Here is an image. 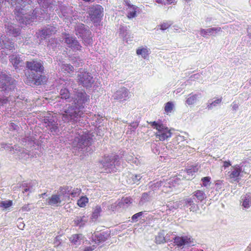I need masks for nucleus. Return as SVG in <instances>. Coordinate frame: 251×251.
<instances>
[{"label":"nucleus","instance_id":"1","mask_svg":"<svg viewBox=\"0 0 251 251\" xmlns=\"http://www.w3.org/2000/svg\"><path fill=\"white\" fill-rule=\"evenodd\" d=\"M119 156L114 154L111 155H104L103 159L100 161V163L104 169L101 171V173H111L114 171L116 165L119 161Z\"/></svg>","mask_w":251,"mask_h":251},{"label":"nucleus","instance_id":"2","mask_svg":"<svg viewBox=\"0 0 251 251\" xmlns=\"http://www.w3.org/2000/svg\"><path fill=\"white\" fill-rule=\"evenodd\" d=\"M79 85L86 88H91L94 82L93 77L91 74L82 68L79 69L76 78Z\"/></svg>","mask_w":251,"mask_h":251},{"label":"nucleus","instance_id":"3","mask_svg":"<svg viewBox=\"0 0 251 251\" xmlns=\"http://www.w3.org/2000/svg\"><path fill=\"white\" fill-rule=\"evenodd\" d=\"M82 114L83 112L79 110V107L77 108L76 105L75 106H69L64 109L62 119L64 122L75 121Z\"/></svg>","mask_w":251,"mask_h":251},{"label":"nucleus","instance_id":"4","mask_svg":"<svg viewBox=\"0 0 251 251\" xmlns=\"http://www.w3.org/2000/svg\"><path fill=\"white\" fill-rule=\"evenodd\" d=\"M26 79L25 83L30 86H39L44 84L47 82L46 76L44 75H37L33 72L25 73Z\"/></svg>","mask_w":251,"mask_h":251},{"label":"nucleus","instance_id":"5","mask_svg":"<svg viewBox=\"0 0 251 251\" xmlns=\"http://www.w3.org/2000/svg\"><path fill=\"white\" fill-rule=\"evenodd\" d=\"M88 13L94 23H99L103 16V8L99 4L93 5L89 8Z\"/></svg>","mask_w":251,"mask_h":251},{"label":"nucleus","instance_id":"6","mask_svg":"<svg viewBox=\"0 0 251 251\" xmlns=\"http://www.w3.org/2000/svg\"><path fill=\"white\" fill-rule=\"evenodd\" d=\"M59 190L60 192V195L53 194L48 199L47 201L49 205L56 207L60 206L62 202L61 199V196L68 194L70 192L68 186L61 187L59 188Z\"/></svg>","mask_w":251,"mask_h":251},{"label":"nucleus","instance_id":"7","mask_svg":"<svg viewBox=\"0 0 251 251\" xmlns=\"http://www.w3.org/2000/svg\"><path fill=\"white\" fill-rule=\"evenodd\" d=\"M75 141L78 142V148L83 149L84 147L91 145L92 136L89 132H83L82 134L76 137Z\"/></svg>","mask_w":251,"mask_h":251},{"label":"nucleus","instance_id":"8","mask_svg":"<svg viewBox=\"0 0 251 251\" xmlns=\"http://www.w3.org/2000/svg\"><path fill=\"white\" fill-rule=\"evenodd\" d=\"M242 171V168L239 165L232 166L230 171L227 173V179L231 182H238L240 179Z\"/></svg>","mask_w":251,"mask_h":251},{"label":"nucleus","instance_id":"9","mask_svg":"<svg viewBox=\"0 0 251 251\" xmlns=\"http://www.w3.org/2000/svg\"><path fill=\"white\" fill-rule=\"evenodd\" d=\"M73 102L76 106L79 107H83V104L88 102L90 100V96L83 91L81 92H76L73 98Z\"/></svg>","mask_w":251,"mask_h":251},{"label":"nucleus","instance_id":"10","mask_svg":"<svg viewBox=\"0 0 251 251\" xmlns=\"http://www.w3.org/2000/svg\"><path fill=\"white\" fill-rule=\"evenodd\" d=\"M65 36V43L68 46L74 50H80L82 47L76 40V38L70 36L69 33H63Z\"/></svg>","mask_w":251,"mask_h":251},{"label":"nucleus","instance_id":"11","mask_svg":"<svg viewBox=\"0 0 251 251\" xmlns=\"http://www.w3.org/2000/svg\"><path fill=\"white\" fill-rule=\"evenodd\" d=\"M157 131L155 133V137L161 141L167 140L171 137L172 133L170 129L163 124L159 126Z\"/></svg>","mask_w":251,"mask_h":251},{"label":"nucleus","instance_id":"12","mask_svg":"<svg viewBox=\"0 0 251 251\" xmlns=\"http://www.w3.org/2000/svg\"><path fill=\"white\" fill-rule=\"evenodd\" d=\"M174 243L178 247L190 246L194 243V239L190 236H176L174 238Z\"/></svg>","mask_w":251,"mask_h":251},{"label":"nucleus","instance_id":"13","mask_svg":"<svg viewBox=\"0 0 251 251\" xmlns=\"http://www.w3.org/2000/svg\"><path fill=\"white\" fill-rule=\"evenodd\" d=\"M56 32L57 29L55 27L48 25L42 30H39L37 37L42 40L45 39L47 38L50 37L52 35L55 34Z\"/></svg>","mask_w":251,"mask_h":251},{"label":"nucleus","instance_id":"14","mask_svg":"<svg viewBox=\"0 0 251 251\" xmlns=\"http://www.w3.org/2000/svg\"><path fill=\"white\" fill-rule=\"evenodd\" d=\"M129 92L127 88L123 87L117 90L113 96L115 100L120 102L125 101L129 97Z\"/></svg>","mask_w":251,"mask_h":251},{"label":"nucleus","instance_id":"15","mask_svg":"<svg viewBox=\"0 0 251 251\" xmlns=\"http://www.w3.org/2000/svg\"><path fill=\"white\" fill-rule=\"evenodd\" d=\"M26 67L31 71H34L36 72L43 73L44 67L41 61H37L33 60L31 61H27L26 62Z\"/></svg>","mask_w":251,"mask_h":251},{"label":"nucleus","instance_id":"16","mask_svg":"<svg viewBox=\"0 0 251 251\" xmlns=\"http://www.w3.org/2000/svg\"><path fill=\"white\" fill-rule=\"evenodd\" d=\"M23 10L22 9V11L19 12L17 9H15V14L16 15V18L17 20L21 21V23H25L26 25L29 24L30 22L33 21L32 19H34V17L32 16L31 18H28L27 16H25Z\"/></svg>","mask_w":251,"mask_h":251},{"label":"nucleus","instance_id":"17","mask_svg":"<svg viewBox=\"0 0 251 251\" xmlns=\"http://www.w3.org/2000/svg\"><path fill=\"white\" fill-rule=\"evenodd\" d=\"M126 5L128 7V11L126 15L128 19H132L136 16L137 7L130 4L128 1L126 2Z\"/></svg>","mask_w":251,"mask_h":251},{"label":"nucleus","instance_id":"18","mask_svg":"<svg viewBox=\"0 0 251 251\" xmlns=\"http://www.w3.org/2000/svg\"><path fill=\"white\" fill-rule=\"evenodd\" d=\"M194 199H196V201L198 202H202L206 198V195L204 191L201 190H197L193 193Z\"/></svg>","mask_w":251,"mask_h":251},{"label":"nucleus","instance_id":"19","mask_svg":"<svg viewBox=\"0 0 251 251\" xmlns=\"http://www.w3.org/2000/svg\"><path fill=\"white\" fill-rule=\"evenodd\" d=\"M60 69L61 71L65 75H72L74 72V67L68 64H62Z\"/></svg>","mask_w":251,"mask_h":251},{"label":"nucleus","instance_id":"20","mask_svg":"<svg viewBox=\"0 0 251 251\" xmlns=\"http://www.w3.org/2000/svg\"><path fill=\"white\" fill-rule=\"evenodd\" d=\"M88 221L87 217L85 215L82 216H77L74 220V224L75 226L83 227Z\"/></svg>","mask_w":251,"mask_h":251},{"label":"nucleus","instance_id":"21","mask_svg":"<svg viewBox=\"0 0 251 251\" xmlns=\"http://www.w3.org/2000/svg\"><path fill=\"white\" fill-rule=\"evenodd\" d=\"M13 24H8L7 32L14 37H17L20 34L21 29L20 28H15Z\"/></svg>","mask_w":251,"mask_h":251},{"label":"nucleus","instance_id":"22","mask_svg":"<svg viewBox=\"0 0 251 251\" xmlns=\"http://www.w3.org/2000/svg\"><path fill=\"white\" fill-rule=\"evenodd\" d=\"M9 57L10 62L13 64L15 69H18L19 67L20 66V64L22 62L20 56L16 54H13Z\"/></svg>","mask_w":251,"mask_h":251},{"label":"nucleus","instance_id":"23","mask_svg":"<svg viewBox=\"0 0 251 251\" xmlns=\"http://www.w3.org/2000/svg\"><path fill=\"white\" fill-rule=\"evenodd\" d=\"M93 236V241L96 243L98 244L103 242L107 239L106 237L105 236L103 233H95Z\"/></svg>","mask_w":251,"mask_h":251},{"label":"nucleus","instance_id":"24","mask_svg":"<svg viewBox=\"0 0 251 251\" xmlns=\"http://www.w3.org/2000/svg\"><path fill=\"white\" fill-rule=\"evenodd\" d=\"M136 53L138 55H141L144 59L147 58L149 54L150 50L147 48L141 47L136 50Z\"/></svg>","mask_w":251,"mask_h":251},{"label":"nucleus","instance_id":"25","mask_svg":"<svg viewBox=\"0 0 251 251\" xmlns=\"http://www.w3.org/2000/svg\"><path fill=\"white\" fill-rule=\"evenodd\" d=\"M155 243L158 244H163L166 242V238L164 231L159 232L155 237Z\"/></svg>","mask_w":251,"mask_h":251},{"label":"nucleus","instance_id":"26","mask_svg":"<svg viewBox=\"0 0 251 251\" xmlns=\"http://www.w3.org/2000/svg\"><path fill=\"white\" fill-rule=\"evenodd\" d=\"M101 212V208L100 206L97 205L95 206L93 209V211L92 212L91 219L92 220H96L98 218V217L100 216V213Z\"/></svg>","mask_w":251,"mask_h":251},{"label":"nucleus","instance_id":"27","mask_svg":"<svg viewBox=\"0 0 251 251\" xmlns=\"http://www.w3.org/2000/svg\"><path fill=\"white\" fill-rule=\"evenodd\" d=\"M44 123L46 124V127H49L56 122V119H54L52 116L45 117L43 120Z\"/></svg>","mask_w":251,"mask_h":251},{"label":"nucleus","instance_id":"28","mask_svg":"<svg viewBox=\"0 0 251 251\" xmlns=\"http://www.w3.org/2000/svg\"><path fill=\"white\" fill-rule=\"evenodd\" d=\"M198 95L197 94H190L186 100V103L190 105L196 102L197 100Z\"/></svg>","mask_w":251,"mask_h":251},{"label":"nucleus","instance_id":"29","mask_svg":"<svg viewBox=\"0 0 251 251\" xmlns=\"http://www.w3.org/2000/svg\"><path fill=\"white\" fill-rule=\"evenodd\" d=\"M13 204V201L11 200L3 201H0V208L2 210H6L11 207Z\"/></svg>","mask_w":251,"mask_h":251},{"label":"nucleus","instance_id":"30","mask_svg":"<svg viewBox=\"0 0 251 251\" xmlns=\"http://www.w3.org/2000/svg\"><path fill=\"white\" fill-rule=\"evenodd\" d=\"M88 201V198L86 196H82L78 200L77 204L80 207H85Z\"/></svg>","mask_w":251,"mask_h":251},{"label":"nucleus","instance_id":"31","mask_svg":"<svg viewBox=\"0 0 251 251\" xmlns=\"http://www.w3.org/2000/svg\"><path fill=\"white\" fill-rule=\"evenodd\" d=\"M174 108V104L173 102L169 101L165 104L164 110L165 112L169 114L171 113Z\"/></svg>","mask_w":251,"mask_h":251},{"label":"nucleus","instance_id":"32","mask_svg":"<svg viewBox=\"0 0 251 251\" xmlns=\"http://www.w3.org/2000/svg\"><path fill=\"white\" fill-rule=\"evenodd\" d=\"M9 77L0 73V86L1 87L5 86L8 81Z\"/></svg>","mask_w":251,"mask_h":251},{"label":"nucleus","instance_id":"33","mask_svg":"<svg viewBox=\"0 0 251 251\" xmlns=\"http://www.w3.org/2000/svg\"><path fill=\"white\" fill-rule=\"evenodd\" d=\"M60 95L62 99L65 100L69 99L70 97V93L68 89L66 88H62L60 90Z\"/></svg>","mask_w":251,"mask_h":251},{"label":"nucleus","instance_id":"34","mask_svg":"<svg viewBox=\"0 0 251 251\" xmlns=\"http://www.w3.org/2000/svg\"><path fill=\"white\" fill-rule=\"evenodd\" d=\"M49 127L50 131L52 133L53 135L56 134L59 132V130L58 126L57 119H56V122Z\"/></svg>","mask_w":251,"mask_h":251},{"label":"nucleus","instance_id":"35","mask_svg":"<svg viewBox=\"0 0 251 251\" xmlns=\"http://www.w3.org/2000/svg\"><path fill=\"white\" fill-rule=\"evenodd\" d=\"M81 234H73L70 238V240L74 244H76L77 241L79 240Z\"/></svg>","mask_w":251,"mask_h":251},{"label":"nucleus","instance_id":"36","mask_svg":"<svg viewBox=\"0 0 251 251\" xmlns=\"http://www.w3.org/2000/svg\"><path fill=\"white\" fill-rule=\"evenodd\" d=\"M211 180V177L209 176L203 177L201 179V181L202 182V186L204 187H207L210 185Z\"/></svg>","mask_w":251,"mask_h":251},{"label":"nucleus","instance_id":"37","mask_svg":"<svg viewBox=\"0 0 251 251\" xmlns=\"http://www.w3.org/2000/svg\"><path fill=\"white\" fill-rule=\"evenodd\" d=\"M81 193V189L80 188H75L73 191L70 193L71 196L73 198L78 197Z\"/></svg>","mask_w":251,"mask_h":251},{"label":"nucleus","instance_id":"38","mask_svg":"<svg viewBox=\"0 0 251 251\" xmlns=\"http://www.w3.org/2000/svg\"><path fill=\"white\" fill-rule=\"evenodd\" d=\"M251 202V199L249 196L246 197L243 200L242 205L245 208H248L250 206V203Z\"/></svg>","mask_w":251,"mask_h":251},{"label":"nucleus","instance_id":"39","mask_svg":"<svg viewBox=\"0 0 251 251\" xmlns=\"http://www.w3.org/2000/svg\"><path fill=\"white\" fill-rule=\"evenodd\" d=\"M149 124L154 128H155L157 130L159 128V126H161V125H162L163 124L161 122H156L155 121L150 122Z\"/></svg>","mask_w":251,"mask_h":251},{"label":"nucleus","instance_id":"40","mask_svg":"<svg viewBox=\"0 0 251 251\" xmlns=\"http://www.w3.org/2000/svg\"><path fill=\"white\" fill-rule=\"evenodd\" d=\"M222 98L220 99H218L216 100L213 102H212V103H211L208 105V106H207L208 108L209 109L212 108L213 106H215L217 104L220 103L222 101Z\"/></svg>","mask_w":251,"mask_h":251},{"label":"nucleus","instance_id":"41","mask_svg":"<svg viewBox=\"0 0 251 251\" xmlns=\"http://www.w3.org/2000/svg\"><path fill=\"white\" fill-rule=\"evenodd\" d=\"M171 25V24H169V23H163L161 24L159 26L160 29L162 30H165L168 28H169Z\"/></svg>","mask_w":251,"mask_h":251},{"label":"nucleus","instance_id":"42","mask_svg":"<svg viewBox=\"0 0 251 251\" xmlns=\"http://www.w3.org/2000/svg\"><path fill=\"white\" fill-rule=\"evenodd\" d=\"M160 183L159 182H157L156 183L151 184L150 186V188L151 189L152 191H154V190H156L157 189H158L159 188V187H160Z\"/></svg>","mask_w":251,"mask_h":251},{"label":"nucleus","instance_id":"43","mask_svg":"<svg viewBox=\"0 0 251 251\" xmlns=\"http://www.w3.org/2000/svg\"><path fill=\"white\" fill-rule=\"evenodd\" d=\"M190 210L191 211L196 212L199 209L198 204L194 202L192 205H190Z\"/></svg>","mask_w":251,"mask_h":251},{"label":"nucleus","instance_id":"44","mask_svg":"<svg viewBox=\"0 0 251 251\" xmlns=\"http://www.w3.org/2000/svg\"><path fill=\"white\" fill-rule=\"evenodd\" d=\"M143 212H140L137 213H136L134 214L132 217L131 219L133 221H136L137 219L140 216H141L143 215Z\"/></svg>","mask_w":251,"mask_h":251},{"label":"nucleus","instance_id":"45","mask_svg":"<svg viewBox=\"0 0 251 251\" xmlns=\"http://www.w3.org/2000/svg\"><path fill=\"white\" fill-rule=\"evenodd\" d=\"M185 202L186 205H189L190 206L194 202V199L192 198H187L185 200Z\"/></svg>","mask_w":251,"mask_h":251},{"label":"nucleus","instance_id":"46","mask_svg":"<svg viewBox=\"0 0 251 251\" xmlns=\"http://www.w3.org/2000/svg\"><path fill=\"white\" fill-rule=\"evenodd\" d=\"M123 201L124 203L126 204H130L132 203V199L130 197H126L125 198H123Z\"/></svg>","mask_w":251,"mask_h":251},{"label":"nucleus","instance_id":"47","mask_svg":"<svg viewBox=\"0 0 251 251\" xmlns=\"http://www.w3.org/2000/svg\"><path fill=\"white\" fill-rule=\"evenodd\" d=\"M8 100L6 98H0V106H2L4 104H6L8 102Z\"/></svg>","mask_w":251,"mask_h":251},{"label":"nucleus","instance_id":"48","mask_svg":"<svg viewBox=\"0 0 251 251\" xmlns=\"http://www.w3.org/2000/svg\"><path fill=\"white\" fill-rule=\"evenodd\" d=\"M200 33L202 36L206 37V36L208 34L207 29H201L200 30Z\"/></svg>","mask_w":251,"mask_h":251},{"label":"nucleus","instance_id":"49","mask_svg":"<svg viewBox=\"0 0 251 251\" xmlns=\"http://www.w3.org/2000/svg\"><path fill=\"white\" fill-rule=\"evenodd\" d=\"M231 165V164L229 161H224L223 162V167L226 169Z\"/></svg>","mask_w":251,"mask_h":251},{"label":"nucleus","instance_id":"50","mask_svg":"<svg viewBox=\"0 0 251 251\" xmlns=\"http://www.w3.org/2000/svg\"><path fill=\"white\" fill-rule=\"evenodd\" d=\"M4 47L7 49H9L10 50H12L14 49V43L12 42L10 45H6V44H4Z\"/></svg>","mask_w":251,"mask_h":251},{"label":"nucleus","instance_id":"51","mask_svg":"<svg viewBox=\"0 0 251 251\" xmlns=\"http://www.w3.org/2000/svg\"><path fill=\"white\" fill-rule=\"evenodd\" d=\"M231 106L233 110H236L239 107L238 103L236 102H233Z\"/></svg>","mask_w":251,"mask_h":251},{"label":"nucleus","instance_id":"52","mask_svg":"<svg viewBox=\"0 0 251 251\" xmlns=\"http://www.w3.org/2000/svg\"><path fill=\"white\" fill-rule=\"evenodd\" d=\"M149 198V194L148 193H143L142 195V199L144 200H148Z\"/></svg>","mask_w":251,"mask_h":251},{"label":"nucleus","instance_id":"53","mask_svg":"<svg viewBox=\"0 0 251 251\" xmlns=\"http://www.w3.org/2000/svg\"><path fill=\"white\" fill-rule=\"evenodd\" d=\"M212 30L213 31V33L215 32V33H218V32L221 31V27H212Z\"/></svg>","mask_w":251,"mask_h":251},{"label":"nucleus","instance_id":"54","mask_svg":"<svg viewBox=\"0 0 251 251\" xmlns=\"http://www.w3.org/2000/svg\"><path fill=\"white\" fill-rule=\"evenodd\" d=\"M95 249V246L88 247L86 248L83 251H92Z\"/></svg>","mask_w":251,"mask_h":251},{"label":"nucleus","instance_id":"55","mask_svg":"<svg viewBox=\"0 0 251 251\" xmlns=\"http://www.w3.org/2000/svg\"><path fill=\"white\" fill-rule=\"evenodd\" d=\"M207 32H208V34L209 35H213V30H212V28H208L207 29Z\"/></svg>","mask_w":251,"mask_h":251},{"label":"nucleus","instance_id":"56","mask_svg":"<svg viewBox=\"0 0 251 251\" xmlns=\"http://www.w3.org/2000/svg\"><path fill=\"white\" fill-rule=\"evenodd\" d=\"M169 4L174 3L176 2L175 0H166Z\"/></svg>","mask_w":251,"mask_h":251},{"label":"nucleus","instance_id":"57","mask_svg":"<svg viewBox=\"0 0 251 251\" xmlns=\"http://www.w3.org/2000/svg\"><path fill=\"white\" fill-rule=\"evenodd\" d=\"M248 35L251 37V27L249 28L248 29Z\"/></svg>","mask_w":251,"mask_h":251},{"label":"nucleus","instance_id":"58","mask_svg":"<svg viewBox=\"0 0 251 251\" xmlns=\"http://www.w3.org/2000/svg\"><path fill=\"white\" fill-rule=\"evenodd\" d=\"M163 1H164V0H155V1L157 3H159V4L163 3Z\"/></svg>","mask_w":251,"mask_h":251},{"label":"nucleus","instance_id":"59","mask_svg":"<svg viewBox=\"0 0 251 251\" xmlns=\"http://www.w3.org/2000/svg\"><path fill=\"white\" fill-rule=\"evenodd\" d=\"M135 177H136V178L138 180L140 179V176H138L137 175L135 176Z\"/></svg>","mask_w":251,"mask_h":251},{"label":"nucleus","instance_id":"60","mask_svg":"<svg viewBox=\"0 0 251 251\" xmlns=\"http://www.w3.org/2000/svg\"><path fill=\"white\" fill-rule=\"evenodd\" d=\"M46 193H44V194H41V196H42V197L43 196H44V195H46Z\"/></svg>","mask_w":251,"mask_h":251},{"label":"nucleus","instance_id":"61","mask_svg":"<svg viewBox=\"0 0 251 251\" xmlns=\"http://www.w3.org/2000/svg\"><path fill=\"white\" fill-rule=\"evenodd\" d=\"M75 142H77L76 146L78 148V146H77V145H78V142H76V141L75 140V141H74V143H75Z\"/></svg>","mask_w":251,"mask_h":251},{"label":"nucleus","instance_id":"62","mask_svg":"<svg viewBox=\"0 0 251 251\" xmlns=\"http://www.w3.org/2000/svg\"><path fill=\"white\" fill-rule=\"evenodd\" d=\"M185 0L187 1V2L191 1V0Z\"/></svg>","mask_w":251,"mask_h":251}]
</instances>
